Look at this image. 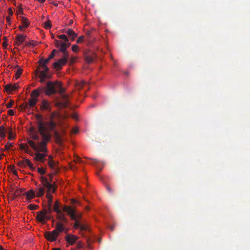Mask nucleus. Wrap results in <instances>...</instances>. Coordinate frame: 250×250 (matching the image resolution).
<instances>
[{"mask_svg":"<svg viewBox=\"0 0 250 250\" xmlns=\"http://www.w3.org/2000/svg\"><path fill=\"white\" fill-rule=\"evenodd\" d=\"M26 37V35L22 34H17L15 40L14 42V44L16 46H19L22 43H23Z\"/></svg>","mask_w":250,"mask_h":250,"instance_id":"ddd939ff","label":"nucleus"},{"mask_svg":"<svg viewBox=\"0 0 250 250\" xmlns=\"http://www.w3.org/2000/svg\"><path fill=\"white\" fill-rule=\"evenodd\" d=\"M22 23L26 28L27 27L29 24V22L28 21V20L24 17H22Z\"/></svg>","mask_w":250,"mask_h":250,"instance_id":"7c9ffc66","label":"nucleus"},{"mask_svg":"<svg viewBox=\"0 0 250 250\" xmlns=\"http://www.w3.org/2000/svg\"><path fill=\"white\" fill-rule=\"evenodd\" d=\"M21 108L24 109L30 108L29 105L28 104V103L27 102H24L22 104Z\"/></svg>","mask_w":250,"mask_h":250,"instance_id":"a19ab883","label":"nucleus"},{"mask_svg":"<svg viewBox=\"0 0 250 250\" xmlns=\"http://www.w3.org/2000/svg\"><path fill=\"white\" fill-rule=\"evenodd\" d=\"M71 43L68 41L61 42L60 48L59 51L62 52L63 53V55H66V54H69L67 51V48L69 47Z\"/></svg>","mask_w":250,"mask_h":250,"instance_id":"4468645a","label":"nucleus"},{"mask_svg":"<svg viewBox=\"0 0 250 250\" xmlns=\"http://www.w3.org/2000/svg\"><path fill=\"white\" fill-rule=\"evenodd\" d=\"M58 38L63 40L64 42H68V39L65 35H60L57 36Z\"/></svg>","mask_w":250,"mask_h":250,"instance_id":"2f4dec72","label":"nucleus"},{"mask_svg":"<svg viewBox=\"0 0 250 250\" xmlns=\"http://www.w3.org/2000/svg\"><path fill=\"white\" fill-rule=\"evenodd\" d=\"M19 87L18 83L14 84H6L4 86V89L6 92H10L16 90Z\"/></svg>","mask_w":250,"mask_h":250,"instance_id":"dca6fc26","label":"nucleus"},{"mask_svg":"<svg viewBox=\"0 0 250 250\" xmlns=\"http://www.w3.org/2000/svg\"><path fill=\"white\" fill-rule=\"evenodd\" d=\"M48 164L49 167L53 169L57 170L58 169V164L55 163L51 158V157H49V159L48 162Z\"/></svg>","mask_w":250,"mask_h":250,"instance_id":"6ab92c4d","label":"nucleus"},{"mask_svg":"<svg viewBox=\"0 0 250 250\" xmlns=\"http://www.w3.org/2000/svg\"><path fill=\"white\" fill-rule=\"evenodd\" d=\"M79 237L72 234H67L65 237V241L70 245H73L78 240Z\"/></svg>","mask_w":250,"mask_h":250,"instance_id":"9b49d317","label":"nucleus"},{"mask_svg":"<svg viewBox=\"0 0 250 250\" xmlns=\"http://www.w3.org/2000/svg\"><path fill=\"white\" fill-rule=\"evenodd\" d=\"M57 219L62 223L67 224L68 223V219L65 216V214L62 211L60 213H57Z\"/></svg>","mask_w":250,"mask_h":250,"instance_id":"f3484780","label":"nucleus"},{"mask_svg":"<svg viewBox=\"0 0 250 250\" xmlns=\"http://www.w3.org/2000/svg\"><path fill=\"white\" fill-rule=\"evenodd\" d=\"M49 176L50 177L49 180L46 177L41 176L40 177L41 184L39 185L36 189V193L37 197H42L44 194V188H46L47 191L46 197L48 200V205H51L53 196L50 193H54L56 188L54 186V184L52 183V180L51 174H49Z\"/></svg>","mask_w":250,"mask_h":250,"instance_id":"f03ea898","label":"nucleus"},{"mask_svg":"<svg viewBox=\"0 0 250 250\" xmlns=\"http://www.w3.org/2000/svg\"><path fill=\"white\" fill-rule=\"evenodd\" d=\"M106 188H107V190L108 191V192H111L112 190H111V188L107 186L106 187Z\"/></svg>","mask_w":250,"mask_h":250,"instance_id":"69168bd1","label":"nucleus"},{"mask_svg":"<svg viewBox=\"0 0 250 250\" xmlns=\"http://www.w3.org/2000/svg\"><path fill=\"white\" fill-rule=\"evenodd\" d=\"M12 105H13V102L11 101L9 103H8L6 104V107L7 108H10L12 107Z\"/></svg>","mask_w":250,"mask_h":250,"instance_id":"864d4df0","label":"nucleus"},{"mask_svg":"<svg viewBox=\"0 0 250 250\" xmlns=\"http://www.w3.org/2000/svg\"><path fill=\"white\" fill-rule=\"evenodd\" d=\"M36 118L37 120L38 132L42 136V140L36 144L34 141L29 140L28 143L35 150L45 152L47 151V143L50 141L51 137L50 132L55 129L56 123L52 120L44 122L42 120V116L40 114H36Z\"/></svg>","mask_w":250,"mask_h":250,"instance_id":"f257e3e1","label":"nucleus"},{"mask_svg":"<svg viewBox=\"0 0 250 250\" xmlns=\"http://www.w3.org/2000/svg\"><path fill=\"white\" fill-rule=\"evenodd\" d=\"M57 84H58V86L60 88L59 93L62 95L64 94V89L62 87L61 84L58 82L57 83Z\"/></svg>","mask_w":250,"mask_h":250,"instance_id":"e433bc0d","label":"nucleus"},{"mask_svg":"<svg viewBox=\"0 0 250 250\" xmlns=\"http://www.w3.org/2000/svg\"><path fill=\"white\" fill-rule=\"evenodd\" d=\"M6 20L7 21V22H10V16H6Z\"/></svg>","mask_w":250,"mask_h":250,"instance_id":"e2e57ef3","label":"nucleus"},{"mask_svg":"<svg viewBox=\"0 0 250 250\" xmlns=\"http://www.w3.org/2000/svg\"><path fill=\"white\" fill-rule=\"evenodd\" d=\"M80 229L81 230H82V231L86 230L88 229V227L86 225L81 224Z\"/></svg>","mask_w":250,"mask_h":250,"instance_id":"4c0bfd02","label":"nucleus"},{"mask_svg":"<svg viewBox=\"0 0 250 250\" xmlns=\"http://www.w3.org/2000/svg\"><path fill=\"white\" fill-rule=\"evenodd\" d=\"M8 114L11 116H13L14 114V111L12 109H10L8 111Z\"/></svg>","mask_w":250,"mask_h":250,"instance_id":"6e6d98bb","label":"nucleus"},{"mask_svg":"<svg viewBox=\"0 0 250 250\" xmlns=\"http://www.w3.org/2000/svg\"><path fill=\"white\" fill-rule=\"evenodd\" d=\"M55 44L57 47H60L61 42L57 40H55Z\"/></svg>","mask_w":250,"mask_h":250,"instance_id":"3c124183","label":"nucleus"},{"mask_svg":"<svg viewBox=\"0 0 250 250\" xmlns=\"http://www.w3.org/2000/svg\"><path fill=\"white\" fill-rule=\"evenodd\" d=\"M54 132V136L56 140V142L60 145H62L63 142V136L65 135V132L64 130H62V133L60 134L57 131L54 129L51 132Z\"/></svg>","mask_w":250,"mask_h":250,"instance_id":"1a4fd4ad","label":"nucleus"},{"mask_svg":"<svg viewBox=\"0 0 250 250\" xmlns=\"http://www.w3.org/2000/svg\"><path fill=\"white\" fill-rule=\"evenodd\" d=\"M53 210L57 213H60L61 211H62L59 204H54L53 207Z\"/></svg>","mask_w":250,"mask_h":250,"instance_id":"bb28decb","label":"nucleus"},{"mask_svg":"<svg viewBox=\"0 0 250 250\" xmlns=\"http://www.w3.org/2000/svg\"><path fill=\"white\" fill-rule=\"evenodd\" d=\"M63 211L66 212L73 220H77V219L81 217V214H77L75 208L69 206H64L62 208Z\"/></svg>","mask_w":250,"mask_h":250,"instance_id":"39448f33","label":"nucleus"},{"mask_svg":"<svg viewBox=\"0 0 250 250\" xmlns=\"http://www.w3.org/2000/svg\"><path fill=\"white\" fill-rule=\"evenodd\" d=\"M69 57V54L63 55L62 58L59 59L57 62L53 63L54 67L57 70H60L63 65H64L67 62Z\"/></svg>","mask_w":250,"mask_h":250,"instance_id":"0eeeda50","label":"nucleus"},{"mask_svg":"<svg viewBox=\"0 0 250 250\" xmlns=\"http://www.w3.org/2000/svg\"><path fill=\"white\" fill-rule=\"evenodd\" d=\"M41 108L42 110H50V105L49 103L46 100H43L42 102Z\"/></svg>","mask_w":250,"mask_h":250,"instance_id":"412c9836","label":"nucleus"},{"mask_svg":"<svg viewBox=\"0 0 250 250\" xmlns=\"http://www.w3.org/2000/svg\"><path fill=\"white\" fill-rule=\"evenodd\" d=\"M65 229V227L63 223L62 222H57L55 229L54 230H56V232L59 235L60 233L63 232Z\"/></svg>","mask_w":250,"mask_h":250,"instance_id":"2eb2a0df","label":"nucleus"},{"mask_svg":"<svg viewBox=\"0 0 250 250\" xmlns=\"http://www.w3.org/2000/svg\"><path fill=\"white\" fill-rule=\"evenodd\" d=\"M75 222L74 224V227L76 229H79L80 227V223L78 220H75Z\"/></svg>","mask_w":250,"mask_h":250,"instance_id":"79ce46f5","label":"nucleus"},{"mask_svg":"<svg viewBox=\"0 0 250 250\" xmlns=\"http://www.w3.org/2000/svg\"><path fill=\"white\" fill-rule=\"evenodd\" d=\"M40 82L41 83L44 82L45 79L47 78V74L44 73L43 72H40Z\"/></svg>","mask_w":250,"mask_h":250,"instance_id":"a878e982","label":"nucleus"},{"mask_svg":"<svg viewBox=\"0 0 250 250\" xmlns=\"http://www.w3.org/2000/svg\"><path fill=\"white\" fill-rule=\"evenodd\" d=\"M35 151L36 153H34L31 150H29L28 148L26 149L25 152L30 154L31 156L35 155V157L34 159L37 161H39L41 162H44L45 160V157L47 156V153L48 152V150L47 149V151L45 152H42L41 150H36L33 147H32Z\"/></svg>","mask_w":250,"mask_h":250,"instance_id":"20e7f679","label":"nucleus"},{"mask_svg":"<svg viewBox=\"0 0 250 250\" xmlns=\"http://www.w3.org/2000/svg\"><path fill=\"white\" fill-rule=\"evenodd\" d=\"M76 60V58H75L74 57H71L70 58V63L71 64L75 62Z\"/></svg>","mask_w":250,"mask_h":250,"instance_id":"4d7b16f0","label":"nucleus"},{"mask_svg":"<svg viewBox=\"0 0 250 250\" xmlns=\"http://www.w3.org/2000/svg\"><path fill=\"white\" fill-rule=\"evenodd\" d=\"M51 24L49 21H47L44 23V27L45 29H48L51 27Z\"/></svg>","mask_w":250,"mask_h":250,"instance_id":"f704fd0d","label":"nucleus"},{"mask_svg":"<svg viewBox=\"0 0 250 250\" xmlns=\"http://www.w3.org/2000/svg\"><path fill=\"white\" fill-rule=\"evenodd\" d=\"M15 138V135L11 131H9L8 135V139L9 140H12Z\"/></svg>","mask_w":250,"mask_h":250,"instance_id":"58836bf2","label":"nucleus"},{"mask_svg":"<svg viewBox=\"0 0 250 250\" xmlns=\"http://www.w3.org/2000/svg\"><path fill=\"white\" fill-rule=\"evenodd\" d=\"M83 36L79 37L77 40V42L78 43L82 42L83 40Z\"/></svg>","mask_w":250,"mask_h":250,"instance_id":"603ef678","label":"nucleus"},{"mask_svg":"<svg viewBox=\"0 0 250 250\" xmlns=\"http://www.w3.org/2000/svg\"><path fill=\"white\" fill-rule=\"evenodd\" d=\"M37 90H38V91L39 92L40 94L44 92L45 93V88L44 87H40L38 88H37Z\"/></svg>","mask_w":250,"mask_h":250,"instance_id":"c03bdc74","label":"nucleus"},{"mask_svg":"<svg viewBox=\"0 0 250 250\" xmlns=\"http://www.w3.org/2000/svg\"><path fill=\"white\" fill-rule=\"evenodd\" d=\"M52 250H61L60 248H55L52 249Z\"/></svg>","mask_w":250,"mask_h":250,"instance_id":"774afa93","label":"nucleus"},{"mask_svg":"<svg viewBox=\"0 0 250 250\" xmlns=\"http://www.w3.org/2000/svg\"><path fill=\"white\" fill-rule=\"evenodd\" d=\"M12 146V144L9 142L6 143L5 146V147L6 149H9L11 146Z\"/></svg>","mask_w":250,"mask_h":250,"instance_id":"8fccbe9b","label":"nucleus"},{"mask_svg":"<svg viewBox=\"0 0 250 250\" xmlns=\"http://www.w3.org/2000/svg\"><path fill=\"white\" fill-rule=\"evenodd\" d=\"M29 130H30V132H31V134L37 133L36 129H35V128L34 126H31Z\"/></svg>","mask_w":250,"mask_h":250,"instance_id":"09e8293b","label":"nucleus"},{"mask_svg":"<svg viewBox=\"0 0 250 250\" xmlns=\"http://www.w3.org/2000/svg\"><path fill=\"white\" fill-rule=\"evenodd\" d=\"M8 14H9L8 16H11L12 15L13 12L11 8L8 9Z\"/></svg>","mask_w":250,"mask_h":250,"instance_id":"bf43d9fd","label":"nucleus"},{"mask_svg":"<svg viewBox=\"0 0 250 250\" xmlns=\"http://www.w3.org/2000/svg\"><path fill=\"white\" fill-rule=\"evenodd\" d=\"M5 131L4 126L1 125L0 126V138L4 139L5 137Z\"/></svg>","mask_w":250,"mask_h":250,"instance_id":"393cba45","label":"nucleus"},{"mask_svg":"<svg viewBox=\"0 0 250 250\" xmlns=\"http://www.w3.org/2000/svg\"><path fill=\"white\" fill-rule=\"evenodd\" d=\"M25 194L26 196V199L29 200L33 199L36 195L35 194V191L32 189H31L29 191L25 192Z\"/></svg>","mask_w":250,"mask_h":250,"instance_id":"4be33fe9","label":"nucleus"},{"mask_svg":"<svg viewBox=\"0 0 250 250\" xmlns=\"http://www.w3.org/2000/svg\"><path fill=\"white\" fill-rule=\"evenodd\" d=\"M25 166L27 165L30 169L32 170H34L35 169V167H34L32 163L28 159H25L24 160Z\"/></svg>","mask_w":250,"mask_h":250,"instance_id":"cd10ccee","label":"nucleus"},{"mask_svg":"<svg viewBox=\"0 0 250 250\" xmlns=\"http://www.w3.org/2000/svg\"><path fill=\"white\" fill-rule=\"evenodd\" d=\"M38 171L39 173H40L42 175H43L45 173V170L42 168H41V167L38 168Z\"/></svg>","mask_w":250,"mask_h":250,"instance_id":"a18cd8bd","label":"nucleus"},{"mask_svg":"<svg viewBox=\"0 0 250 250\" xmlns=\"http://www.w3.org/2000/svg\"><path fill=\"white\" fill-rule=\"evenodd\" d=\"M69 57V54L63 55L62 58L59 59L57 62L53 63L54 67L57 70H60L63 65H64L67 62Z\"/></svg>","mask_w":250,"mask_h":250,"instance_id":"423d86ee","label":"nucleus"},{"mask_svg":"<svg viewBox=\"0 0 250 250\" xmlns=\"http://www.w3.org/2000/svg\"><path fill=\"white\" fill-rule=\"evenodd\" d=\"M56 52V50L55 49H53L50 55L48 56V57L46 59H43V61H44L45 63H48L50 60H51L52 59H53L54 56H55V53Z\"/></svg>","mask_w":250,"mask_h":250,"instance_id":"b1692460","label":"nucleus"},{"mask_svg":"<svg viewBox=\"0 0 250 250\" xmlns=\"http://www.w3.org/2000/svg\"><path fill=\"white\" fill-rule=\"evenodd\" d=\"M22 12H23V9H22V8H20V9H19V12H18L19 14H22Z\"/></svg>","mask_w":250,"mask_h":250,"instance_id":"0e129e2a","label":"nucleus"},{"mask_svg":"<svg viewBox=\"0 0 250 250\" xmlns=\"http://www.w3.org/2000/svg\"><path fill=\"white\" fill-rule=\"evenodd\" d=\"M72 117L74 119H75L77 120H78V115L77 114H73Z\"/></svg>","mask_w":250,"mask_h":250,"instance_id":"680f3d73","label":"nucleus"},{"mask_svg":"<svg viewBox=\"0 0 250 250\" xmlns=\"http://www.w3.org/2000/svg\"><path fill=\"white\" fill-rule=\"evenodd\" d=\"M38 207H39V206L38 205H33V204H30L28 206V208H29V209L32 210L37 209Z\"/></svg>","mask_w":250,"mask_h":250,"instance_id":"c9c22d12","label":"nucleus"},{"mask_svg":"<svg viewBox=\"0 0 250 250\" xmlns=\"http://www.w3.org/2000/svg\"><path fill=\"white\" fill-rule=\"evenodd\" d=\"M29 103H28V104L29 105V107H32L34 106L38 101L37 98H32L29 99L28 100Z\"/></svg>","mask_w":250,"mask_h":250,"instance_id":"5701e85b","label":"nucleus"},{"mask_svg":"<svg viewBox=\"0 0 250 250\" xmlns=\"http://www.w3.org/2000/svg\"><path fill=\"white\" fill-rule=\"evenodd\" d=\"M26 45H36L35 44H34V41H32L28 43H26Z\"/></svg>","mask_w":250,"mask_h":250,"instance_id":"052dcab7","label":"nucleus"},{"mask_svg":"<svg viewBox=\"0 0 250 250\" xmlns=\"http://www.w3.org/2000/svg\"><path fill=\"white\" fill-rule=\"evenodd\" d=\"M77 247L78 248H82L83 247V244L81 241L78 242L77 243Z\"/></svg>","mask_w":250,"mask_h":250,"instance_id":"5fc2aeb1","label":"nucleus"},{"mask_svg":"<svg viewBox=\"0 0 250 250\" xmlns=\"http://www.w3.org/2000/svg\"><path fill=\"white\" fill-rule=\"evenodd\" d=\"M79 49V46L77 45H73L72 46V50L73 52H76Z\"/></svg>","mask_w":250,"mask_h":250,"instance_id":"de8ad7c7","label":"nucleus"},{"mask_svg":"<svg viewBox=\"0 0 250 250\" xmlns=\"http://www.w3.org/2000/svg\"><path fill=\"white\" fill-rule=\"evenodd\" d=\"M18 165L19 167H25V162L24 161H21L18 163Z\"/></svg>","mask_w":250,"mask_h":250,"instance_id":"49530a36","label":"nucleus"},{"mask_svg":"<svg viewBox=\"0 0 250 250\" xmlns=\"http://www.w3.org/2000/svg\"><path fill=\"white\" fill-rule=\"evenodd\" d=\"M11 172H12V173L14 175H16V176L18 175L17 172L15 169H14V167H13V168L11 169Z\"/></svg>","mask_w":250,"mask_h":250,"instance_id":"13d9d810","label":"nucleus"},{"mask_svg":"<svg viewBox=\"0 0 250 250\" xmlns=\"http://www.w3.org/2000/svg\"><path fill=\"white\" fill-rule=\"evenodd\" d=\"M73 132L75 133H77L78 132V129H74L73 130Z\"/></svg>","mask_w":250,"mask_h":250,"instance_id":"338daca9","label":"nucleus"},{"mask_svg":"<svg viewBox=\"0 0 250 250\" xmlns=\"http://www.w3.org/2000/svg\"><path fill=\"white\" fill-rule=\"evenodd\" d=\"M45 89V94L46 95L54 94L56 92L55 85L53 83L51 82H48L47 83Z\"/></svg>","mask_w":250,"mask_h":250,"instance_id":"9d476101","label":"nucleus"},{"mask_svg":"<svg viewBox=\"0 0 250 250\" xmlns=\"http://www.w3.org/2000/svg\"><path fill=\"white\" fill-rule=\"evenodd\" d=\"M40 93L38 91V90H37V89H34L32 92V94H31V96L32 97V98H37V97L40 95Z\"/></svg>","mask_w":250,"mask_h":250,"instance_id":"c756f323","label":"nucleus"},{"mask_svg":"<svg viewBox=\"0 0 250 250\" xmlns=\"http://www.w3.org/2000/svg\"><path fill=\"white\" fill-rule=\"evenodd\" d=\"M20 149L21 150H24L25 151L26 149H28V147L26 144H21L20 145Z\"/></svg>","mask_w":250,"mask_h":250,"instance_id":"ea45409f","label":"nucleus"},{"mask_svg":"<svg viewBox=\"0 0 250 250\" xmlns=\"http://www.w3.org/2000/svg\"><path fill=\"white\" fill-rule=\"evenodd\" d=\"M85 61L88 63H91L93 61V58L89 56H86L85 58Z\"/></svg>","mask_w":250,"mask_h":250,"instance_id":"37998d69","label":"nucleus"},{"mask_svg":"<svg viewBox=\"0 0 250 250\" xmlns=\"http://www.w3.org/2000/svg\"><path fill=\"white\" fill-rule=\"evenodd\" d=\"M22 72V69L21 68H18L15 73V77L16 79H18L20 78Z\"/></svg>","mask_w":250,"mask_h":250,"instance_id":"c85d7f7f","label":"nucleus"},{"mask_svg":"<svg viewBox=\"0 0 250 250\" xmlns=\"http://www.w3.org/2000/svg\"><path fill=\"white\" fill-rule=\"evenodd\" d=\"M31 136L32 138L34 140L38 141L40 140V137L38 135L37 132L32 134H31Z\"/></svg>","mask_w":250,"mask_h":250,"instance_id":"473e14b6","label":"nucleus"},{"mask_svg":"<svg viewBox=\"0 0 250 250\" xmlns=\"http://www.w3.org/2000/svg\"><path fill=\"white\" fill-rule=\"evenodd\" d=\"M62 106L63 107H67L69 104V98L68 96L65 94L62 95Z\"/></svg>","mask_w":250,"mask_h":250,"instance_id":"a211bd4d","label":"nucleus"},{"mask_svg":"<svg viewBox=\"0 0 250 250\" xmlns=\"http://www.w3.org/2000/svg\"><path fill=\"white\" fill-rule=\"evenodd\" d=\"M86 84V83L84 81H82L78 83L77 86L79 88H82Z\"/></svg>","mask_w":250,"mask_h":250,"instance_id":"72a5a7b5","label":"nucleus"},{"mask_svg":"<svg viewBox=\"0 0 250 250\" xmlns=\"http://www.w3.org/2000/svg\"><path fill=\"white\" fill-rule=\"evenodd\" d=\"M38 62L40 64V65L37 68V71H38L40 69H42V70L40 71V72H43L45 74H47V73L49 71V68L46 66V63H45L44 61H43V58H42L41 59L39 60Z\"/></svg>","mask_w":250,"mask_h":250,"instance_id":"f8f14e48","label":"nucleus"},{"mask_svg":"<svg viewBox=\"0 0 250 250\" xmlns=\"http://www.w3.org/2000/svg\"><path fill=\"white\" fill-rule=\"evenodd\" d=\"M59 235L58 233L56 232V230H54L51 231H46L44 233L45 239L50 242L55 241Z\"/></svg>","mask_w":250,"mask_h":250,"instance_id":"6e6552de","label":"nucleus"},{"mask_svg":"<svg viewBox=\"0 0 250 250\" xmlns=\"http://www.w3.org/2000/svg\"><path fill=\"white\" fill-rule=\"evenodd\" d=\"M68 36L71 38L72 41H74L75 38L77 36V34L71 28H69L66 31Z\"/></svg>","mask_w":250,"mask_h":250,"instance_id":"aec40b11","label":"nucleus"},{"mask_svg":"<svg viewBox=\"0 0 250 250\" xmlns=\"http://www.w3.org/2000/svg\"><path fill=\"white\" fill-rule=\"evenodd\" d=\"M52 210L51 205H48L47 208L44 209L37 213V219L39 222L44 224L45 221L50 219V216H48L47 214L51 213Z\"/></svg>","mask_w":250,"mask_h":250,"instance_id":"7ed1b4c3","label":"nucleus"}]
</instances>
